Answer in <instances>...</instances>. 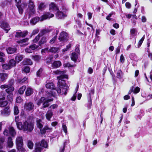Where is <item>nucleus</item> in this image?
Returning <instances> with one entry per match:
<instances>
[{"instance_id": "f257e3e1", "label": "nucleus", "mask_w": 152, "mask_h": 152, "mask_svg": "<svg viewBox=\"0 0 152 152\" xmlns=\"http://www.w3.org/2000/svg\"><path fill=\"white\" fill-rule=\"evenodd\" d=\"M17 128L19 130H22L24 132H31L34 128V124L32 122H28L27 121L23 122V124L20 122L17 124Z\"/></svg>"}, {"instance_id": "f03ea898", "label": "nucleus", "mask_w": 152, "mask_h": 152, "mask_svg": "<svg viewBox=\"0 0 152 152\" xmlns=\"http://www.w3.org/2000/svg\"><path fill=\"white\" fill-rule=\"evenodd\" d=\"M58 85H59L61 91V94L66 95L69 90V86L67 85L66 80H64L58 79Z\"/></svg>"}, {"instance_id": "7ed1b4c3", "label": "nucleus", "mask_w": 152, "mask_h": 152, "mask_svg": "<svg viewBox=\"0 0 152 152\" xmlns=\"http://www.w3.org/2000/svg\"><path fill=\"white\" fill-rule=\"evenodd\" d=\"M16 144L17 149L19 152H25V150L23 147V139L21 137L16 138Z\"/></svg>"}, {"instance_id": "20e7f679", "label": "nucleus", "mask_w": 152, "mask_h": 152, "mask_svg": "<svg viewBox=\"0 0 152 152\" xmlns=\"http://www.w3.org/2000/svg\"><path fill=\"white\" fill-rule=\"evenodd\" d=\"M69 34L66 31H62L60 33L58 39L60 42H67L69 40Z\"/></svg>"}, {"instance_id": "39448f33", "label": "nucleus", "mask_w": 152, "mask_h": 152, "mask_svg": "<svg viewBox=\"0 0 152 152\" xmlns=\"http://www.w3.org/2000/svg\"><path fill=\"white\" fill-rule=\"evenodd\" d=\"M18 46L17 45L10 46L6 48V50L8 54L16 53L18 52Z\"/></svg>"}, {"instance_id": "423d86ee", "label": "nucleus", "mask_w": 152, "mask_h": 152, "mask_svg": "<svg viewBox=\"0 0 152 152\" xmlns=\"http://www.w3.org/2000/svg\"><path fill=\"white\" fill-rule=\"evenodd\" d=\"M24 107L25 110L27 112L33 111L34 108V105L32 102H26L24 104Z\"/></svg>"}, {"instance_id": "0eeeda50", "label": "nucleus", "mask_w": 152, "mask_h": 152, "mask_svg": "<svg viewBox=\"0 0 152 152\" xmlns=\"http://www.w3.org/2000/svg\"><path fill=\"white\" fill-rule=\"evenodd\" d=\"M45 86L47 88L56 90L58 94H61V89L59 88H55V85L53 83H50L46 84Z\"/></svg>"}, {"instance_id": "6e6552de", "label": "nucleus", "mask_w": 152, "mask_h": 152, "mask_svg": "<svg viewBox=\"0 0 152 152\" xmlns=\"http://www.w3.org/2000/svg\"><path fill=\"white\" fill-rule=\"evenodd\" d=\"M54 15L50 12H48L42 15L40 18V21H42L44 20L50 18L54 17Z\"/></svg>"}, {"instance_id": "1a4fd4ad", "label": "nucleus", "mask_w": 152, "mask_h": 152, "mask_svg": "<svg viewBox=\"0 0 152 152\" xmlns=\"http://www.w3.org/2000/svg\"><path fill=\"white\" fill-rule=\"evenodd\" d=\"M28 34V32L27 31H23L17 32L15 35V37L19 38L20 37H24Z\"/></svg>"}, {"instance_id": "9d476101", "label": "nucleus", "mask_w": 152, "mask_h": 152, "mask_svg": "<svg viewBox=\"0 0 152 152\" xmlns=\"http://www.w3.org/2000/svg\"><path fill=\"white\" fill-rule=\"evenodd\" d=\"M0 26L5 31H6V33H7L8 31L10 29L9 25L6 22H2Z\"/></svg>"}, {"instance_id": "9b49d317", "label": "nucleus", "mask_w": 152, "mask_h": 152, "mask_svg": "<svg viewBox=\"0 0 152 152\" xmlns=\"http://www.w3.org/2000/svg\"><path fill=\"white\" fill-rule=\"evenodd\" d=\"M62 65L60 61H55L52 64L51 66L53 69H56L60 67Z\"/></svg>"}, {"instance_id": "f8f14e48", "label": "nucleus", "mask_w": 152, "mask_h": 152, "mask_svg": "<svg viewBox=\"0 0 152 152\" xmlns=\"http://www.w3.org/2000/svg\"><path fill=\"white\" fill-rule=\"evenodd\" d=\"M34 7L35 5L34 4L33 2L31 0H29V1L28 8L29 9L30 12L33 14H34L35 13Z\"/></svg>"}, {"instance_id": "ddd939ff", "label": "nucleus", "mask_w": 152, "mask_h": 152, "mask_svg": "<svg viewBox=\"0 0 152 152\" xmlns=\"http://www.w3.org/2000/svg\"><path fill=\"white\" fill-rule=\"evenodd\" d=\"M49 10L52 11H57L59 10L58 6L54 2H51L49 4Z\"/></svg>"}, {"instance_id": "4468645a", "label": "nucleus", "mask_w": 152, "mask_h": 152, "mask_svg": "<svg viewBox=\"0 0 152 152\" xmlns=\"http://www.w3.org/2000/svg\"><path fill=\"white\" fill-rule=\"evenodd\" d=\"M40 129V133L42 134H45L46 133V131L47 130H49V132H51L52 128L49 127L48 126L46 125L43 127V128H42L39 129Z\"/></svg>"}, {"instance_id": "2eb2a0df", "label": "nucleus", "mask_w": 152, "mask_h": 152, "mask_svg": "<svg viewBox=\"0 0 152 152\" xmlns=\"http://www.w3.org/2000/svg\"><path fill=\"white\" fill-rule=\"evenodd\" d=\"M56 15L57 18L60 19H62L67 16L66 15H65L63 12L59 10L57 11Z\"/></svg>"}, {"instance_id": "dca6fc26", "label": "nucleus", "mask_w": 152, "mask_h": 152, "mask_svg": "<svg viewBox=\"0 0 152 152\" xmlns=\"http://www.w3.org/2000/svg\"><path fill=\"white\" fill-rule=\"evenodd\" d=\"M36 143L41 147H42L43 148H48V143L44 139H42L40 142H36Z\"/></svg>"}, {"instance_id": "f3484780", "label": "nucleus", "mask_w": 152, "mask_h": 152, "mask_svg": "<svg viewBox=\"0 0 152 152\" xmlns=\"http://www.w3.org/2000/svg\"><path fill=\"white\" fill-rule=\"evenodd\" d=\"M40 18L36 16L30 20V23L32 25H35L39 21H40Z\"/></svg>"}, {"instance_id": "a211bd4d", "label": "nucleus", "mask_w": 152, "mask_h": 152, "mask_svg": "<svg viewBox=\"0 0 152 152\" xmlns=\"http://www.w3.org/2000/svg\"><path fill=\"white\" fill-rule=\"evenodd\" d=\"M47 41V37L43 36L38 42V45L39 46H41L42 45L45 44Z\"/></svg>"}, {"instance_id": "6ab92c4d", "label": "nucleus", "mask_w": 152, "mask_h": 152, "mask_svg": "<svg viewBox=\"0 0 152 152\" xmlns=\"http://www.w3.org/2000/svg\"><path fill=\"white\" fill-rule=\"evenodd\" d=\"M53 115V112L52 110H48L45 115L46 119L48 121H50Z\"/></svg>"}, {"instance_id": "aec40b11", "label": "nucleus", "mask_w": 152, "mask_h": 152, "mask_svg": "<svg viewBox=\"0 0 152 152\" xmlns=\"http://www.w3.org/2000/svg\"><path fill=\"white\" fill-rule=\"evenodd\" d=\"M9 132L10 135L12 137H14L16 134L15 130L12 126L9 128Z\"/></svg>"}, {"instance_id": "412c9836", "label": "nucleus", "mask_w": 152, "mask_h": 152, "mask_svg": "<svg viewBox=\"0 0 152 152\" xmlns=\"http://www.w3.org/2000/svg\"><path fill=\"white\" fill-rule=\"evenodd\" d=\"M10 107L8 106L5 107L4 109L1 110V113L6 115H9L10 114Z\"/></svg>"}, {"instance_id": "4be33fe9", "label": "nucleus", "mask_w": 152, "mask_h": 152, "mask_svg": "<svg viewBox=\"0 0 152 152\" xmlns=\"http://www.w3.org/2000/svg\"><path fill=\"white\" fill-rule=\"evenodd\" d=\"M78 55L75 52H73L71 53V59L75 63H76L78 58Z\"/></svg>"}, {"instance_id": "5701e85b", "label": "nucleus", "mask_w": 152, "mask_h": 152, "mask_svg": "<svg viewBox=\"0 0 152 152\" xmlns=\"http://www.w3.org/2000/svg\"><path fill=\"white\" fill-rule=\"evenodd\" d=\"M23 64L24 65H31L33 64V62L31 60L28 58H25L22 61Z\"/></svg>"}, {"instance_id": "b1692460", "label": "nucleus", "mask_w": 152, "mask_h": 152, "mask_svg": "<svg viewBox=\"0 0 152 152\" xmlns=\"http://www.w3.org/2000/svg\"><path fill=\"white\" fill-rule=\"evenodd\" d=\"M3 99H0V107H4L6 106L8 104V102L5 100L4 97Z\"/></svg>"}, {"instance_id": "393cba45", "label": "nucleus", "mask_w": 152, "mask_h": 152, "mask_svg": "<svg viewBox=\"0 0 152 152\" xmlns=\"http://www.w3.org/2000/svg\"><path fill=\"white\" fill-rule=\"evenodd\" d=\"M34 93L33 89L29 87H28L25 91V95L26 96H31Z\"/></svg>"}, {"instance_id": "a878e982", "label": "nucleus", "mask_w": 152, "mask_h": 152, "mask_svg": "<svg viewBox=\"0 0 152 152\" xmlns=\"http://www.w3.org/2000/svg\"><path fill=\"white\" fill-rule=\"evenodd\" d=\"M43 150V148L41 147L36 143L35 144V148L34 150V152H42Z\"/></svg>"}, {"instance_id": "bb28decb", "label": "nucleus", "mask_w": 152, "mask_h": 152, "mask_svg": "<svg viewBox=\"0 0 152 152\" xmlns=\"http://www.w3.org/2000/svg\"><path fill=\"white\" fill-rule=\"evenodd\" d=\"M42 121L41 119L37 118L36 125L38 128L40 129L43 128V125L42 124Z\"/></svg>"}, {"instance_id": "cd10ccee", "label": "nucleus", "mask_w": 152, "mask_h": 152, "mask_svg": "<svg viewBox=\"0 0 152 152\" xmlns=\"http://www.w3.org/2000/svg\"><path fill=\"white\" fill-rule=\"evenodd\" d=\"M23 57V55L17 54L15 56V59L16 61L18 63L22 61Z\"/></svg>"}, {"instance_id": "c85d7f7f", "label": "nucleus", "mask_w": 152, "mask_h": 152, "mask_svg": "<svg viewBox=\"0 0 152 152\" xmlns=\"http://www.w3.org/2000/svg\"><path fill=\"white\" fill-rule=\"evenodd\" d=\"M8 146L9 148H12L13 145V143L12 141V139L11 137H9L8 138L7 141Z\"/></svg>"}, {"instance_id": "c756f323", "label": "nucleus", "mask_w": 152, "mask_h": 152, "mask_svg": "<svg viewBox=\"0 0 152 152\" xmlns=\"http://www.w3.org/2000/svg\"><path fill=\"white\" fill-rule=\"evenodd\" d=\"M7 74L5 73H0V80L4 82L7 77Z\"/></svg>"}, {"instance_id": "7c9ffc66", "label": "nucleus", "mask_w": 152, "mask_h": 152, "mask_svg": "<svg viewBox=\"0 0 152 152\" xmlns=\"http://www.w3.org/2000/svg\"><path fill=\"white\" fill-rule=\"evenodd\" d=\"M17 62L14 60V59H10L9 62L8 64L10 65L11 68L16 66V64Z\"/></svg>"}, {"instance_id": "2f4dec72", "label": "nucleus", "mask_w": 152, "mask_h": 152, "mask_svg": "<svg viewBox=\"0 0 152 152\" xmlns=\"http://www.w3.org/2000/svg\"><path fill=\"white\" fill-rule=\"evenodd\" d=\"M46 98L44 96H42L37 101V104L38 106L41 105V104L43 103V102L46 100Z\"/></svg>"}, {"instance_id": "473e14b6", "label": "nucleus", "mask_w": 152, "mask_h": 152, "mask_svg": "<svg viewBox=\"0 0 152 152\" xmlns=\"http://www.w3.org/2000/svg\"><path fill=\"white\" fill-rule=\"evenodd\" d=\"M14 90V87H9L6 89L5 91L7 94H13V92Z\"/></svg>"}, {"instance_id": "72a5a7b5", "label": "nucleus", "mask_w": 152, "mask_h": 152, "mask_svg": "<svg viewBox=\"0 0 152 152\" xmlns=\"http://www.w3.org/2000/svg\"><path fill=\"white\" fill-rule=\"evenodd\" d=\"M50 104L48 102L46 99L43 102L41 108V109H44V108L48 107H49Z\"/></svg>"}, {"instance_id": "f704fd0d", "label": "nucleus", "mask_w": 152, "mask_h": 152, "mask_svg": "<svg viewBox=\"0 0 152 152\" xmlns=\"http://www.w3.org/2000/svg\"><path fill=\"white\" fill-rule=\"evenodd\" d=\"M32 58L34 60V61L38 62H39L40 60L41 59V57L39 55H35L32 56Z\"/></svg>"}, {"instance_id": "c9c22d12", "label": "nucleus", "mask_w": 152, "mask_h": 152, "mask_svg": "<svg viewBox=\"0 0 152 152\" xmlns=\"http://www.w3.org/2000/svg\"><path fill=\"white\" fill-rule=\"evenodd\" d=\"M26 89V86H23L20 87L18 90V93L20 94H23Z\"/></svg>"}, {"instance_id": "e433bc0d", "label": "nucleus", "mask_w": 152, "mask_h": 152, "mask_svg": "<svg viewBox=\"0 0 152 152\" xmlns=\"http://www.w3.org/2000/svg\"><path fill=\"white\" fill-rule=\"evenodd\" d=\"M123 73L121 70L120 69L118 70L116 74V77L117 78L121 79L122 77Z\"/></svg>"}, {"instance_id": "4c0bfd02", "label": "nucleus", "mask_w": 152, "mask_h": 152, "mask_svg": "<svg viewBox=\"0 0 152 152\" xmlns=\"http://www.w3.org/2000/svg\"><path fill=\"white\" fill-rule=\"evenodd\" d=\"M59 49L58 48H56L54 47H52L50 48L49 50V52L52 53H56L57 52Z\"/></svg>"}, {"instance_id": "58836bf2", "label": "nucleus", "mask_w": 152, "mask_h": 152, "mask_svg": "<svg viewBox=\"0 0 152 152\" xmlns=\"http://www.w3.org/2000/svg\"><path fill=\"white\" fill-rule=\"evenodd\" d=\"M145 38V35H144L138 42L137 48H139L141 46Z\"/></svg>"}, {"instance_id": "ea45409f", "label": "nucleus", "mask_w": 152, "mask_h": 152, "mask_svg": "<svg viewBox=\"0 0 152 152\" xmlns=\"http://www.w3.org/2000/svg\"><path fill=\"white\" fill-rule=\"evenodd\" d=\"M58 107V105L56 104H54L51 105L48 107V110H52L53 112L54 110L57 109Z\"/></svg>"}, {"instance_id": "a19ab883", "label": "nucleus", "mask_w": 152, "mask_h": 152, "mask_svg": "<svg viewBox=\"0 0 152 152\" xmlns=\"http://www.w3.org/2000/svg\"><path fill=\"white\" fill-rule=\"evenodd\" d=\"M89 98L90 99V101L89 102V104H92V99L91 98V94H94V89H91L89 91Z\"/></svg>"}, {"instance_id": "79ce46f5", "label": "nucleus", "mask_w": 152, "mask_h": 152, "mask_svg": "<svg viewBox=\"0 0 152 152\" xmlns=\"http://www.w3.org/2000/svg\"><path fill=\"white\" fill-rule=\"evenodd\" d=\"M51 31V30L49 29H44L42 30L40 32L41 36H43L45 34L48 33Z\"/></svg>"}, {"instance_id": "37998d69", "label": "nucleus", "mask_w": 152, "mask_h": 152, "mask_svg": "<svg viewBox=\"0 0 152 152\" xmlns=\"http://www.w3.org/2000/svg\"><path fill=\"white\" fill-rule=\"evenodd\" d=\"M8 95L7 96V100L9 102H11L13 101V94H8Z\"/></svg>"}, {"instance_id": "c03bdc74", "label": "nucleus", "mask_w": 152, "mask_h": 152, "mask_svg": "<svg viewBox=\"0 0 152 152\" xmlns=\"http://www.w3.org/2000/svg\"><path fill=\"white\" fill-rule=\"evenodd\" d=\"M27 78L26 77H24L22 79H19L18 80V82L20 84H23L27 80Z\"/></svg>"}, {"instance_id": "a18cd8bd", "label": "nucleus", "mask_w": 152, "mask_h": 152, "mask_svg": "<svg viewBox=\"0 0 152 152\" xmlns=\"http://www.w3.org/2000/svg\"><path fill=\"white\" fill-rule=\"evenodd\" d=\"M63 66L64 67H75L76 66V64H75L74 65H71L69 63H67L63 64Z\"/></svg>"}, {"instance_id": "49530a36", "label": "nucleus", "mask_w": 152, "mask_h": 152, "mask_svg": "<svg viewBox=\"0 0 152 152\" xmlns=\"http://www.w3.org/2000/svg\"><path fill=\"white\" fill-rule=\"evenodd\" d=\"M19 113V110L18 107L17 106H15L14 108V114L15 115H18Z\"/></svg>"}, {"instance_id": "de8ad7c7", "label": "nucleus", "mask_w": 152, "mask_h": 152, "mask_svg": "<svg viewBox=\"0 0 152 152\" xmlns=\"http://www.w3.org/2000/svg\"><path fill=\"white\" fill-rule=\"evenodd\" d=\"M57 77L58 79L64 80V78L68 79V76L67 75L64 74L61 75L59 76H58Z\"/></svg>"}, {"instance_id": "09e8293b", "label": "nucleus", "mask_w": 152, "mask_h": 152, "mask_svg": "<svg viewBox=\"0 0 152 152\" xmlns=\"http://www.w3.org/2000/svg\"><path fill=\"white\" fill-rule=\"evenodd\" d=\"M2 68L5 70H8L11 68L10 65L8 63V64H4L2 65Z\"/></svg>"}, {"instance_id": "8fccbe9b", "label": "nucleus", "mask_w": 152, "mask_h": 152, "mask_svg": "<svg viewBox=\"0 0 152 152\" xmlns=\"http://www.w3.org/2000/svg\"><path fill=\"white\" fill-rule=\"evenodd\" d=\"M137 32V30L135 28H132L130 30V34L133 36H134L135 35V34Z\"/></svg>"}, {"instance_id": "3c124183", "label": "nucleus", "mask_w": 152, "mask_h": 152, "mask_svg": "<svg viewBox=\"0 0 152 152\" xmlns=\"http://www.w3.org/2000/svg\"><path fill=\"white\" fill-rule=\"evenodd\" d=\"M14 83V80L13 79L10 80L8 82V84H7L9 87H14L13 86Z\"/></svg>"}, {"instance_id": "603ef678", "label": "nucleus", "mask_w": 152, "mask_h": 152, "mask_svg": "<svg viewBox=\"0 0 152 152\" xmlns=\"http://www.w3.org/2000/svg\"><path fill=\"white\" fill-rule=\"evenodd\" d=\"M53 55H51L49 57H48L46 59V63L47 64L50 63L53 59Z\"/></svg>"}, {"instance_id": "864d4df0", "label": "nucleus", "mask_w": 152, "mask_h": 152, "mask_svg": "<svg viewBox=\"0 0 152 152\" xmlns=\"http://www.w3.org/2000/svg\"><path fill=\"white\" fill-rule=\"evenodd\" d=\"M5 141V139L4 138H0V149L3 148V143Z\"/></svg>"}, {"instance_id": "5fc2aeb1", "label": "nucleus", "mask_w": 152, "mask_h": 152, "mask_svg": "<svg viewBox=\"0 0 152 152\" xmlns=\"http://www.w3.org/2000/svg\"><path fill=\"white\" fill-rule=\"evenodd\" d=\"M23 71L26 73H29L30 71L29 67L27 66H25L23 69Z\"/></svg>"}, {"instance_id": "6e6d98bb", "label": "nucleus", "mask_w": 152, "mask_h": 152, "mask_svg": "<svg viewBox=\"0 0 152 152\" xmlns=\"http://www.w3.org/2000/svg\"><path fill=\"white\" fill-rule=\"evenodd\" d=\"M34 144L30 140L28 141V147L30 149H32L33 148Z\"/></svg>"}, {"instance_id": "4d7b16f0", "label": "nucleus", "mask_w": 152, "mask_h": 152, "mask_svg": "<svg viewBox=\"0 0 152 152\" xmlns=\"http://www.w3.org/2000/svg\"><path fill=\"white\" fill-rule=\"evenodd\" d=\"M45 7V5L44 4V3H40L38 7L39 9L41 10H42Z\"/></svg>"}, {"instance_id": "13d9d810", "label": "nucleus", "mask_w": 152, "mask_h": 152, "mask_svg": "<svg viewBox=\"0 0 152 152\" xmlns=\"http://www.w3.org/2000/svg\"><path fill=\"white\" fill-rule=\"evenodd\" d=\"M29 47L31 50H33L39 47V46L37 45L36 44H33L30 45Z\"/></svg>"}, {"instance_id": "bf43d9fd", "label": "nucleus", "mask_w": 152, "mask_h": 152, "mask_svg": "<svg viewBox=\"0 0 152 152\" xmlns=\"http://www.w3.org/2000/svg\"><path fill=\"white\" fill-rule=\"evenodd\" d=\"M62 10L65 12H66L68 11L69 8L68 7L65 5H63L61 7Z\"/></svg>"}, {"instance_id": "052dcab7", "label": "nucleus", "mask_w": 152, "mask_h": 152, "mask_svg": "<svg viewBox=\"0 0 152 152\" xmlns=\"http://www.w3.org/2000/svg\"><path fill=\"white\" fill-rule=\"evenodd\" d=\"M53 72L56 74H61L65 73V71H61L58 70H57L56 71H54Z\"/></svg>"}, {"instance_id": "680f3d73", "label": "nucleus", "mask_w": 152, "mask_h": 152, "mask_svg": "<svg viewBox=\"0 0 152 152\" xmlns=\"http://www.w3.org/2000/svg\"><path fill=\"white\" fill-rule=\"evenodd\" d=\"M18 9L19 12L20 14H22L23 13V10L21 7V5L16 6Z\"/></svg>"}, {"instance_id": "e2e57ef3", "label": "nucleus", "mask_w": 152, "mask_h": 152, "mask_svg": "<svg viewBox=\"0 0 152 152\" xmlns=\"http://www.w3.org/2000/svg\"><path fill=\"white\" fill-rule=\"evenodd\" d=\"M28 39L27 38L23 39L21 40L17 41V42L19 43H25L28 41Z\"/></svg>"}, {"instance_id": "0e129e2a", "label": "nucleus", "mask_w": 152, "mask_h": 152, "mask_svg": "<svg viewBox=\"0 0 152 152\" xmlns=\"http://www.w3.org/2000/svg\"><path fill=\"white\" fill-rule=\"evenodd\" d=\"M40 37V35L39 34L35 37L34 40H33V42L34 43L37 42L39 39Z\"/></svg>"}, {"instance_id": "69168bd1", "label": "nucleus", "mask_w": 152, "mask_h": 152, "mask_svg": "<svg viewBox=\"0 0 152 152\" xmlns=\"http://www.w3.org/2000/svg\"><path fill=\"white\" fill-rule=\"evenodd\" d=\"M113 12H111V13H109L108 15H107L106 18V19L110 21L111 20H112V18H111L110 17H111L112 15H113Z\"/></svg>"}, {"instance_id": "338daca9", "label": "nucleus", "mask_w": 152, "mask_h": 152, "mask_svg": "<svg viewBox=\"0 0 152 152\" xmlns=\"http://www.w3.org/2000/svg\"><path fill=\"white\" fill-rule=\"evenodd\" d=\"M140 88L138 87H136L134 88V94H136L138 93L140 91Z\"/></svg>"}, {"instance_id": "774afa93", "label": "nucleus", "mask_w": 152, "mask_h": 152, "mask_svg": "<svg viewBox=\"0 0 152 152\" xmlns=\"http://www.w3.org/2000/svg\"><path fill=\"white\" fill-rule=\"evenodd\" d=\"M57 39V36L55 35L53 37L49 42V43L51 44H53L55 42Z\"/></svg>"}]
</instances>
